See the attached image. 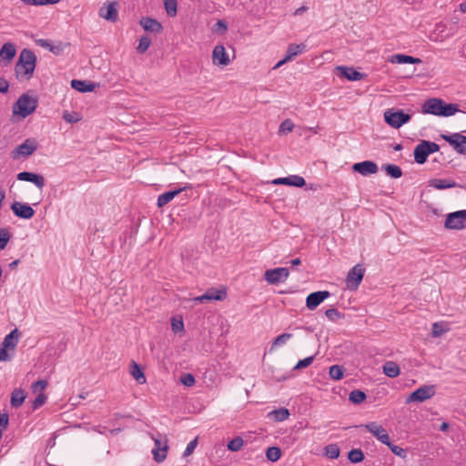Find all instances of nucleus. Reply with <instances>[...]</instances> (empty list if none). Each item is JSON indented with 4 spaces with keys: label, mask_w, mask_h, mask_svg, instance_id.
Masks as SVG:
<instances>
[{
    "label": "nucleus",
    "mask_w": 466,
    "mask_h": 466,
    "mask_svg": "<svg viewBox=\"0 0 466 466\" xmlns=\"http://www.w3.org/2000/svg\"><path fill=\"white\" fill-rule=\"evenodd\" d=\"M36 65V56L27 48H24L19 55L18 60L15 66L16 78L25 77L30 79L34 74Z\"/></svg>",
    "instance_id": "f257e3e1"
},
{
    "label": "nucleus",
    "mask_w": 466,
    "mask_h": 466,
    "mask_svg": "<svg viewBox=\"0 0 466 466\" xmlns=\"http://www.w3.org/2000/svg\"><path fill=\"white\" fill-rule=\"evenodd\" d=\"M421 111L424 114L451 116L460 110L457 104H447L440 98H430L423 103Z\"/></svg>",
    "instance_id": "f03ea898"
},
{
    "label": "nucleus",
    "mask_w": 466,
    "mask_h": 466,
    "mask_svg": "<svg viewBox=\"0 0 466 466\" xmlns=\"http://www.w3.org/2000/svg\"><path fill=\"white\" fill-rule=\"evenodd\" d=\"M37 106V97L25 93L21 95L14 104L13 114L25 118L35 111Z\"/></svg>",
    "instance_id": "7ed1b4c3"
},
{
    "label": "nucleus",
    "mask_w": 466,
    "mask_h": 466,
    "mask_svg": "<svg viewBox=\"0 0 466 466\" xmlns=\"http://www.w3.org/2000/svg\"><path fill=\"white\" fill-rule=\"evenodd\" d=\"M440 150V146L431 141L422 140L419 145H417L414 148V159L415 162L422 165L427 161L429 155L438 152Z\"/></svg>",
    "instance_id": "20e7f679"
},
{
    "label": "nucleus",
    "mask_w": 466,
    "mask_h": 466,
    "mask_svg": "<svg viewBox=\"0 0 466 466\" xmlns=\"http://www.w3.org/2000/svg\"><path fill=\"white\" fill-rule=\"evenodd\" d=\"M384 119L390 127L400 128L411 119V116L405 113L403 110L390 108L384 112Z\"/></svg>",
    "instance_id": "39448f33"
},
{
    "label": "nucleus",
    "mask_w": 466,
    "mask_h": 466,
    "mask_svg": "<svg viewBox=\"0 0 466 466\" xmlns=\"http://www.w3.org/2000/svg\"><path fill=\"white\" fill-rule=\"evenodd\" d=\"M444 227L448 229L461 230L466 228V209L449 213Z\"/></svg>",
    "instance_id": "423d86ee"
},
{
    "label": "nucleus",
    "mask_w": 466,
    "mask_h": 466,
    "mask_svg": "<svg viewBox=\"0 0 466 466\" xmlns=\"http://www.w3.org/2000/svg\"><path fill=\"white\" fill-rule=\"evenodd\" d=\"M20 332L17 329H13L6 335L0 345V361H6L10 360L7 350H14L16 347Z\"/></svg>",
    "instance_id": "0eeeda50"
},
{
    "label": "nucleus",
    "mask_w": 466,
    "mask_h": 466,
    "mask_svg": "<svg viewBox=\"0 0 466 466\" xmlns=\"http://www.w3.org/2000/svg\"><path fill=\"white\" fill-rule=\"evenodd\" d=\"M37 142L34 138H27L24 143L11 151V157L18 159L19 157H28L37 149Z\"/></svg>",
    "instance_id": "6e6552de"
},
{
    "label": "nucleus",
    "mask_w": 466,
    "mask_h": 466,
    "mask_svg": "<svg viewBox=\"0 0 466 466\" xmlns=\"http://www.w3.org/2000/svg\"><path fill=\"white\" fill-rule=\"evenodd\" d=\"M435 394V389L433 385H425L420 387L413 392H411L407 398L406 403L410 402H423L426 400L431 399Z\"/></svg>",
    "instance_id": "1a4fd4ad"
},
{
    "label": "nucleus",
    "mask_w": 466,
    "mask_h": 466,
    "mask_svg": "<svg viewBox=\"0 0 466 466\" xmlns=\"http://www.w3.org/2000/svg\"><path fill=\"white\" fill-rule=\"evenodd\" d=\"M365 273V268L360 265L357 264L349 272L346 278L347 286L350 289L355 290L359 288L362 281Z\"/></svg>",
    "instance_id": "9d476101"
},
{
    "label": "nucleus",
    "mask_w": 466,
    "mask_h": 466,
    "mask_svg": "<svg viewBox=\"0 0 466 466\" xmlns=\"http://www.w3.org/2000/svg\"><path fill=\"white\" fill-rule=\"evenodd\" d=\"M441 138L447 141L459 154L466 155V137L454 133L452 135H441Z\"/></svg>",
    "instance_id": "9b49d317"
},
{
    "label": "nucleus",
    "mask_w": 466,
    "mask_h": 466,
    "mask_svg": "<svg viewBox=\"0 0 466 466\" xmlns=\"http://www.w3.org/2000/svg\"><path fill=\"white\" fill-rule=\"evenodd\" d=\"M11 209L17 218L24 219L32 218L35 213V211L31 206L18 201H15L11 205Z\"/></svg>",
    "instance_id": "f8f14e48"
},
{
    "label": "nucleus",
    "mask_w": 466,
    "mask_h": 466,
    "mask_svg": "<svg viewBox=\"0 0 466 466\" xmlns=\"http://www.w3.org/2000/svg\"><path fill=\"white\" fill-rule=\"evenodd\" d=\"M289 269L287 268H278L268 269L265 272V279L270 284H278L284 281L289 277Z\"/></svg>",
    "instance_id": "ddd939ff"
},
{
    "label": "nucleus",
    "mask_w": 466,
    "mask_h": 466,
    "mask_svg": "<svg viewBox=\"0 0 466 466\" xmlns=\"http://www.w3.org/2000/svg\"><path fill=\"white\" fill-rule=\"evenodd\" d=\"M372 435H374L381 443L385 445L390 444V436L387 431L377 422H369L363 425Z\"/></svg>",
    "instance_id": "4468645a"
},
{
    "label": "nucleus",
    "mask_w": 466,
    "mask_h": 466,
    "mask_svg": "<svg viewBox=\"0 0 466 466\" xmlns=\"http://www.w3.org/2000/svg\"><path fill=\"white\" fill-rule=\"evenodd\" d=\"M227 297V291L225 289H209L206 291L205 294L196 297L193 299L194 301H198L199 303H205L210 300H223Z\"/></svg>",
    "instance_id": "2eb2a0df"
},
{
    "label": "nucleus",
    "mask_w": 466,
    "mask_h": 466,
    "mask_svg": "<svg viewBox=\"0 0 466 466\" xmlns=\"http://www.w3.org/2000/svg\"><path fill=\"white\" fill-rule=\"evenodd\" d=\"M352 170L364 177L376 174L379 170L378 165L370 160L355 163L352 166Z\"/></svg>",
    "instance_id": "dca6fc26"
},
{
    "label": "nucleus",
    "mask_w": 466,
    "mask_h": 466,
    "mask_svg": "<svg viewBox=\"0 0 466 466\" xmlns=\"http://www.w3.org/2000/svg\"><path fill=\"white\" fill-rule=\"evenodd\" d=\"M329 296L330 293L328 290L312 292L306 299V306L309 309L313 310Z\"/></svg>",
    "instance_id": "f3484780"
},
{
    "label": "nucleus",
    "mask_w": 466,
    "mask_h": 466,
    "mask_svg": "<svg viewBox=\"0 0 466 466\" xmlns=\"http://www.w3.org/2000/svg\"><path fill=\"white\" fill-rule=\"evenodd\" d=\"M155 448L152 451L154 455V460L157 462H162L167 458V453L168 450L167 439L165 436L164 441L160 439L154 438Z\"/></svg>",
    "instance_id": "a211bd4d"
},
{
    "label": "nucleus",
    "mask_w": 466,
    "mask_h": 466,
    "mask_svg": "<svg viewBox=\"0 0 466 466\" xmlns=\"http://www.w3.org/2000/svg\"><path fill=\"white\" fill-rule=\"evenodd\" d=\"M213 63L218 66H226L229 65L230 59L223 46H216L212 51Z\"/></svg>",
    "instance_id": "6ab92c4d"
},
{
    "label": "nucleus",
    "mask_w": 466,
    "mask_h": 466,
    "mask_svg": "<svg viewBox=\"0 0 466 466\" xmlns=\"http://www.w3.org/2000/svg\"><path fill=\"white\" fill-rule=\"evenodd\" d=\"M117 5V2H111L107 5H104L99 9V15L107 21L116 22L118 18Z\"/></svg>",
    "instance_id": "aec40b11"
},
{
    "label": "nucleus",
    "mask_w": 466,
    "mask_h": 466,
    "mask_svg": "<svg viewBox=\"0 0 466 466\" xmlns=\"http://www.w3.org/2000/svg\"><path fill=\"white\" fill-rule=\"evenodd\" d=\"M17 179L20 181L34 183L39 189H42L45 187V177L40 174L23 171L17 174Z\"/></svg>",
    "instance_id": "412c9836"
},
{
    "label": "nucleus",
    "mask_w": 466,
    "mask_h": 466,
    "mask_svg": "<svg viewBox=\"0 0 466 466\" xmlns=\"http://www.w3.org/2000/svg\"><path fill=\"white\" fill-rule=\"evenodd\" d=\"M274 185H288L294 186L297 187H302L306 185V181L302 177L297 175H291L287 177L276 178L272 181Z\"/></svg>",
    "instance_id": "4be33fe9"
},
{
    "label": "nucleus",
    "mask_w": 466,
    "mask_h": 466,
    "mask_svg": "<svg viewBox=\"0 0 466 466\" xmlns=\"http://www.w3.org/2000/svg\"><path fill=\"white\" fill-rule=\"evenodd\" d=\"M139 25L145 31L152 33H160L163 29L162 25L156 19L151 17H142Z\"/></svg>",
    "instance_id": "5701e85b"
},
{
    "label": "nucleus",
    "mask_w": 466,
    "mask_h": 466,
    "mask_svg": "<svg viewBox=\"0 0 466 466\" xmlns=\"http://www.w3.org/2000/svg\"><path fill=\"white\" fill-rule=\"evenodd\" d=\"M336 70L340 73V75L350 81H358L363 78V74L356 71L352 67H347V66H337Z\"/></svg>",
    "instance_id": "b1692460"
},
{
    "label": "nucleus",
    "mask_w": 466,
    "mask_h": 466,
    "mask_svg": "<svg viewBox=\"0 0 466 466\" xmlns=\"http://www.w3.org/2000/svg\"><path fill=\"white\" fill-rule=\"evenodd\" d=\"M16 49L14 44L5 43L0 49V58L11 62L15 56Z\"/></svg>",
    "instance_id": "393cba45"
},
{
    "label": "nucleus",
    "mask_w": 466,
    "mask_h": 466,
    "mask_svg": "<svg viewBox=\"0 0 466 466\" xmlns=\"http://www.w3.org/2000/svg\"><path fill=\"white\" fill-rule=\"evenodd\" d=\"M429 186L441 190L455 187L457 184L451 179L433 178L429 181Z\"/></svg>",
    "instance_id": "a878e982"
},
{
    "label": "nucleus",
    "mask_w": 466,
    "mask_h": 466,
    "mask_svg": "<svg viewBox=\"0 0 466 466\" xmlns=\"http://www.w3.org/2000/svg\"><path fill=\"white\" fill-rule=\"evenodd\" d=\"M71 86L76 91L86 93L93 91L95 89L96 85L91 82L74 79L71 81Z\"/></svg>",
    "instance_id": "bb28decb"
},
{
    "label": "nucleus",
    "mask_w": 466,
    "mask_h": 466,
    "mask_svg": "<svg viewBox=\"0 0 466 466\" xmlns=\"http://www.w3.org/2000/svg\"><path fill=\"white\" fill-rule=\"evenodd\" d=\"M390 61L397 64H420L422 62L420 58L401 54L392 56Z\"/></svg>",
    "instance_id": "cd10ccee"
},
{
    "label": "nucleus",
    "mask_w": 466,
    "mask_h": 466,
    "mask_svg": "<svg viewBox=\"0 0 466 466\" xmlns=\"http://www.w3.org/2000/svg\"><path fill=\"white\" fill-rule=\"evenodd\" d=\"M183 190H184V188H178V189L170 190V191H167V192H165V193L159 195L158 198H157V206L159 208L164 207Z\"/></svg>",
    "instance_id": "c85d7f7f"
},
{
    "label": "nucleus",
    "mask_w": 466,
    "mask_h": 466,
    "mask_svg": "<svg viewBox=\"0 0 466 466\" xmlns=\"http://www.w3.org/2000/svg\"><path fill=\"white\" fill-rule=\"evenodd\" d=\"M383 373L389 378H396L400 375V370L399 365L391 360L385 362L382 367Z\"/></svg>",
    "instance_id": "c756f323"
},
{
    "label": "nucleus",
    "mask_w": 466,
    "mask_h": 466,
    "mask_svg": "<svg viewBox=\"0 0 466 466\" xmlns=\"http://www.w3.org/2000/svg\"><path fill=\"white\" fill-rule=\"evenodd\" d=\"M25 392L22 389H15L11 395V406L14 408L20 407L25 400Z\"/></svg>",
    "instance_id": "7c9ffc66"
},
{
    "label": "nucleus",
    "mask_w": 466,
    "mask_h": 466,
    "mask_svg": "<svg viewBox=\"0 0 466 466\" xmlns=\"http://www.w3.org/2000/svg\"><path fill=\"white\" fill-rule=\"evenodd\" d=\"M130 374L138 383L143 384L146 382V376L141 367L135 361H132L130 365Z\"/></svg>",
    "instance_id": "2f4dec72"
},
{
    "label": "nucleus",
    "mask_w": 466,
    "mask_h": 466,
    "mask_svg": "<svg viewBox=\"0 0 466 466\" xmlns=\"http://www.w3.org/2000/svg\"><path fill=\"white\" fill-rule=\"evenodd\" d=\"M306 48V46L304 44H290L288 46L287 54H286V60H291L298 55L301 54Z\"/></svg>",
    "instance_id": "473e14b6"
},
{
    "label": "nucleus",
    "mask_w": 466,
    "mask_h": 466,
    "mask_svg": "<svg viewBox=\"0 0 466 466\" xmlns=\"http://www.w3.org/2000/svg\"><path fill=\"white\" fill-rule=\"evenodd\" d=\"M268 417H272L275 421H284L289 417V410L286 408H279L268 413Z\"/></svg>",
    "instance_id": "72a5a7b5"
},
{
    "label": "nucleus",
    "mask_w": 466,
    "mask_h": 466,
    "mask_svg": "<svg viewBox=\"0 0 466 466\" xmlns=\"http://www.w3.org/2000/svg\"><path fill=\"white\" fill-rule=\"evenodd\" d=\"M387 175L392 178H399L402 176L401 168L394 164H386L382 167Z\"/></svg>",
    "instance_id": "f704fd0d"
},
{
    "label": "nucleus",
    "mask_w": 466,
    "mask_h": 466,
    "mask_svg": "<svg viewBox=\"0 0 466 466\" xmlns=\"http://www.w3.org/2000/svg\"><path fill=\"white\" fill-rule=\"evenodd\" d=\"M367 399V395L360 390H354L350 393L349 400L354 404H360Z\"/></svg>",
    "instance_id": "c9c22d12"
},
{
    "label": "nucleus",
    "mask_w": 466,
    "mask_h": 466,
    "mask_svg": "<svg viewBox=\"0 0 466 466\" xmlns=\"http://www.w3.org/2000/svg\"><path fill=\"white\" fill-rule=\"evenodd\" d=\"M266 457L270 461H277L281 457V450L279 447L272 446L267 449Z\"/></svg>",
    "instance_id": "e433bc0d"
},
{
    "label": "nucleus",
    "mask_w": 466,
    "mask_h": 466,
    "mask_svg": "<svg viewBox=\"0 0 466 466\" xmlns=\"http://www.w3.org/2000/svg\"><path fill=\"white\" fill-rule=\"evenodd\" d=\"M164 6L168 16L174 17L177 13V0H164Z\"/></svg>",
    "instance_id": "4c0bfd02"
},
{
    "label": "nucleus",
    "mask_w": 466,
    "mask_h": 466,
    "mask_svg": "<svg viewBox=\"0 0 466 466\" xmlns=\"http://www.w3.org/2000/svg\"><path fill=\"white\" fill-rule=\"evenodd\" d=\"M329 374L332 380H339L343 378L344 368L340 365H333L329 368Z\"/></svg>",
    "instance_id": "58836bf2"
},
{
    "label": "nucleus",
    "mask_w": 466,
    "mask_h": 466,
    "mask_svg": "<svg viewBox=\"0 0 466 466\" xmlns=\"http://www.w3.org/2000/svg\"><path fill=\"white\" fill-rule=\"evenodd\" d=\"M348 459L352 463H359L364 460V454L360 449H352L348 453Z\"/></svg>",
    "instance_id": "ea45409f"
},
{
    "label": "nucleus",
    "mask_w": 466,
    "mask_h": 466,
    "mask_svg": "<svg viewBox=\"0 0 466 466\" xmlns=\"http://www.w3.org/2000/svg\"><path fill=\"white\" fill-rule=\"evenodd\" d=\"M150 45H151V38L147 35H142L140 37L139 44L137 47V50L138 53L143 54L148 49Z\"/></svg>",
    "instance_id": "a19ab883"
},
{
    "label": "nucleus",
    "mask_w": 466,
    "mask_h": 466,
    "mask_svg": "<svg viewBox=\"0 0 466 466\" xmlns=\"http://www.w3.org/2000/svg\"><path fill=\"white\" fill-rule=\"evenodd\" d=\"M244 445V441L241 437L232 439L227 445L228 449L231 451H238Z\"/></svg>",
    "instance_id": "79ce46f5"
},
{
    "label": "nucleus",
    "mask_w": 466,
    "mask_h": 466,
    "mask_svg": "<svg viewBox=\"0 0 466 466\" xmlns=\"http://www.w3.org/2000/svg\"><path fill=\"white\" fill-rule=\"evenodd\" d=\"M325 454L330 459H337L339 456V448L337 444H329L325 447Z\"/></svg>",
    "instance_id": "37998d69"
},
{
    "label": "nucleus",
    "mask_w": 466,
    "mask_h": 466,
    "mask_svg": "<svg viewBox=\"0 0 466 466\" xmlns=\"http://www.w3.org/2000/svg\"><path fill=\"white\" fill-rule=\"evenodd\" d=\"M11 235L7 228H0V249H4L9 242Z\"/></svg>",
    "instance_id": "c03bdc74"
},
{
    "label": "nucleus",
    "mask_w": 466,
    "mask_h": 466,
    "mask_svg": "<svg viewBox=\"0 0 466 466\" xmlns=\"http://www.w3.org/2000/svg\"><path fill=\"white\" fill-rule=\"evenodd\" d=\"M387 446L390 448V450L391 451V452L393 454H395L402 459H405L407 457L406 450L402 449L401 447L394 445L390 441V444Z\"/></svg>",
    "instance_id": "a18cd8bd"
},
{
    "label": "nucleus",
    "mask_w": 466,
    "mask_h": 466,
    "mask_svg": "<svg viewBox=\"0 0 466 466\" xmlns=\"http://www.w3.org/2000/svg\"><path fill=\"white\" fill-rule=\"evenodd\" d=\"M325 315L329 319L332 321H335L343 317V314H341L337 309L334 308L328 309L325 311Z\"/></svg>",
    "instance_id": "49530a36"
},
{
    "label": "nucleus",
    "mask_w": 466,
    "mask_h": 466,
    "mask_svg": "<svg viewBox=\"0 0 466 466\" xmlns=\"http://www.w3.org/2000/svg\"><path fill=\"white\" fill-rule=\"evenodd\" d=\"M291 337L292 334L290 333H282L281 335L278 336L272 343L271 350L274 349V347L284 344Z\"/></svg>",
    "instance_id": "de8ad7c7"
},
{
    "label": "nucleus",
    "mask_w": 466,
    "mask_h": 466,
    "mask_svg": "<svg viewBox=\"0 0 466 466\" xmlns=\"http://www.w3.org/2000/svg\"><path fill=\"white\" fill-rule=\"evenodd\" d=\"M447 330L448 329H444L442 324L436 322L432 325L431 335L434 338H438V337H441V335H443Z\"/></svg>",
    "instance_id": "09e8293b"
},
{
    "label": "nucleus",
    "mask_w": 466,
    "mask_h": 466,
    "mask_svg": "<svg viewBox=\"0 0 466 466\" xmlns=\"http://www.w3.org/2000/svg\"><path fill=\"white\" fill-rule=\"evenodd\" d=\"M180 382L187 386V387H191L195 384L196 380H195V378L192 374L190 373H185L183 374L180 379H179Z\"/></svg>",
    "instance_id": "8fccbe9b"
},
{
    "label": "nucleus",
    "mask_w": 466,
    "mask_h": 466,
    "mask_svg": "<svg viewBox=\"0 0 466 466\" xmlns=\"http://www.w3.org/2000/svg\"><path fill=\"white\" fill-rule=\"evenodd\" d=\"M313 360L314 356H310L299 360L298 363L295 365L294 370H302L309 367L313 362Z\"/></svg>",
    "instance_id": "3c124183"
},
{
    "label": "nucleus",
    "mask_w": 466,
    "mask_h": 466,
    "mask_svg": "<svg viewBox=\"0 0 466 466\" xmlns=\"http://www.w3.org/2000/svg\"><path fill=\"white\" fill-rule=\"evenodd\" d=\"M46 397L44 393H40L37 395V397L35 399L32 404L33 410H36L40 408L44 403L46 402Z\"/></svg>",
    "instance_id": "603ef678"
},
{
    "label": "nucleus",
    "mask_w": 466,
    "mask_h": 466,
    "mask_svg": "<svg viewBox=\"0 0 466 466\" xmlns=\"http://www.w3.org/2000/svg\"><path fill=\"white\" fill-rule=\"evenodd\" d=\"M294 128V125L289 119L284 120L279 127V132H291Z\"/></svg>",
    "instance_id": "864d4df0"
},
{
    "label": "nucleus",
    "mask_w": 466,
    "mask_h": 466,
    "mask_svg": "<svg viewBox=\"0 0 466 466\" xmlns=\"http://www.w3.org/2000/svg\"><path fill=\"white\" fill-rule=\"evenodd\" d=\"M69 46L68 43H58L57 45H54L53 48H51V52L55 55H60L66 47Z\"/></svg>",
    "instance_id": "5fc2aeb1"
},
{
    "label": "nucleus",
    "mask_w": 466,
    "mask_h": 466,
    "mask_svg": "<svg viewBox=\"0 0 466 466\" xmlns=\"http://www.w3.org/2000/svg\"><path fill=\"white\" fill-rule=\"evenodd\" d=\"M197 444H198V438H195L193 441H191L187 444V448H186V450H185V451H184L183 456H184V457H187V456H189L190 454H192V453H193V451H194V450H195V448H196V446H197Z\"/></svg>",
    "instance_id": "6e6d98bb"
},
{
    "label": "nucleus",
    "mask_w": 466,
    "mask_h": 466,
    "mask_svg": "<svg viewBox=\"0 0 466 466\" xmlns=\"http://www.w3.org/2000/svg\"><path fill=\"white\" fill-rule=\"evenodd\" d=\"M214 31H217L220 34H224L227 32L228 30V25H227V23L223 20H218L215 25H214Z\"/></svg>",
    "instance_id": "4d7b16f0"
},
{
    "label": "nucleus",
    "mask_w": 466,
    "mask_h": 466,
    "mask_svg": "<svg viewBox=\"0 0 466 466\" xmlns=\"http://www.w3.org/2000/svg\"><path fill=\"white\" fill-rule=\"evenodd\" d=\"M171 326L174 332L182 331L184 329V323L182 319L177 320L173 318Z\"/></svg>",
    "instance_id": "13d9d810"
},
{
    "label": "nucleus",
    "mask_w": 466,
    "mask_h": 466,
    "mask_svg": "<svg viewBox=\"0 0 466 466\" xmlns=\"http://www.w3.org/2000/svg\"><path fill=\"white\" fill-rule=\"evenodd\" d=\"M9 417L7 413H0V431L3 432L8 426Z\"/></svg>",
    "instance_id": "bf43d9fd"
},
{
    "label": "nucleus",
    "mask_w": 466,
    "mask_h": 466,
    "mask_svg": "<svg viewBox=\"0 0 466 466\" xmlns=\"http://www.w3.org/2000/svg\"><path fill=\"white\" fill-rule=\"evenodd\" d=\"M46 386H47L46 380H39L35 381V383H33L32 389L34 391L44 390Z\"/></svg>",
    "instance_id": "052dcab7"
},
{
    "label": "nucleus",
    "mask_w": 466,
    "mask_h": 466,
    "mask_svg": "<svg viewBox=\"0 0 466 466\" xmlns=\"http://www.w3.org/2000/svg\"><path fill=\"white\" fill-rule=\"evenodd\" d=\"M63 118L67 123H76L79 120V118L75 117L72 114L68 113L67 111L64 112Z\"/></svg>",
    "instance_id": "680f3d73"
},
{
    "label": "nucleus",
    "mask_w": 466,
    "mask_h": 466,
    "mask_svg": "<svg viewBox=\"0 0 466 466\" xmlns=\"http://www.w3.org/2000/svg\"><path fill=\"white\" fill-rule=\"evenodd\" d=\"M8 88L9 83L4 77H0V93H6Z\"/></svg>",
    "instance_id": "e2e57ef3"
},
{
    "label": "nucleus",
    "mask_w": 466,
    "mask_h": 466,
    "mask_svg": "<svg viewBox=\"0 0 466 466\" xmlns=\"http://www.w3.org/2000/svg\"><path fill=\"white\" fill-rule=\"evenodd\" d=\"M60 0H35V6L37 5H54L58 3Z\"/></svg>",
    "instance_id": "0e129e2a"
},
{
    "label": "nucleus",
    "mask_w": 466,
    "mask_h": 466,
    "mask_svg": "<svg viewBox=\"0 0 466 466\" xmlns=\"http://www.w3.org/2000/svg\"><path fill=\"white\" fill-rule=\"evenodd\" d=\"M49 42H50V41H48V40H46V39H42V38H41V39H37V40H35L36 45H37V46H41V47H44V48L48 47V43H49Z\"/></svg>",
    "instance_id": "69168bd1"
},
{
    "label": "nucleus",
    "mask_w": 466,
    "mask_h": 466,
    "mask_svg": "<svg viewBox=\"0 0 466 466\" xmlns=\"http://www.w3.org/2000/svg\"><path fill=\"white\" fill-rule=\"evenodd\" d=\"M308 10V7L307 6H300L299 8H298L295 12H294V15H302L304 12H306Z\"/></svg>",
    "instance_id": "338daca9"
},
{
    "label": "nucleus",
    "mask_w": 466,
    "mask_h": 466,
    "mask_svg": "<svg viewBox=\"0 0 466 466\" xmlns=\"http://www.w3.org/2000/svg\"><path fill=\"white\" fill-rule=\"evenodd\" d=\"M449 428H450V425H449V423H448V422H446V421H443V422L441 423V425L440 426V430H441V431H447L449 430Z\"/></svg>",
    "instance_id": "774afa93"
}]
</instances>
